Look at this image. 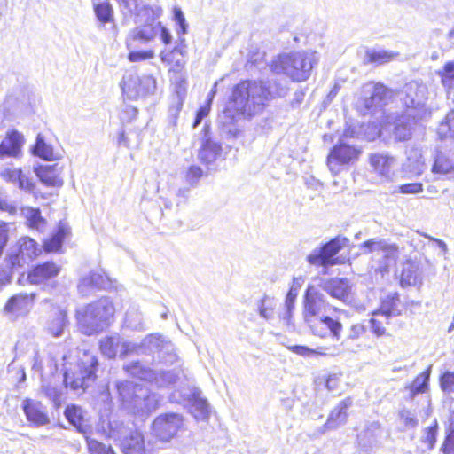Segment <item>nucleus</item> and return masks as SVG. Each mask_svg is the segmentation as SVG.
Instances as JSON below:
<instances>
[{
    "instance_id": "39448f33",
    "label": "nucleus",
    "mask_w": 454,
    "mask_h": 454,
    "mask_svg": "<svg viewBox=\"0 0 454 454\" xmlns=\"http://www.w3.org/2000/svg\"><path fill=\"white\" fill-rule=\"evenodd\" d=\"M400 99L408 115L414 114V118H426L430 114L426 107L427 88L422 82L411 81L406 83L400 93Z\"/></svg>"
},
{
    "instance_id": "72a5a7b5",
    "label": "nucleus",
    "mask_w": 454,
    "mask_h": 454,
    "mask_svg": "<svg viewBox=\"0 0 454 454\" xmlns=\"http://www.w3.org/2000/svg\"><path fill=\"white\" fill-rule=\"evenodd\" d=\"M221 153L222 147L218 143L207 139L203 142L199 152V159L203 163L210 164L216 160V159L221 155Z\"/></svg>"
},
{
    "instance_id": "6ab92c4d",
    "label": "nucleus",
    "mask_w": 454,
    "mask_h": 454,
    "mask_svg": "<svg viewBox=\"0 0 454 454\" xmlns=\"http://www.w3.org/2000/svg\"><path fill=\"white\" fill-rule=\"evenodd\" d=\"M422 118H414V114L408 115V112H404L402 115L395 118L393 123H388L386 129H391L395 139L405 141L411 136L412 129L418 120Z\"/></svg>"
},
{
    "instance_id": "c03bdc74",
    "label": "nucleus",
    "mask_w": 454,
    "mask_h": 454,
    "mask_svg": "<svg viewBox=\"0 0 454 454\" xmlns=\"http://www.w3.org/2000/svg\"><path fill=\"white\" fill-rule=\"evenodd\" d=\"M407 168L415 176H420L425 171L426 165L420 150L415 148L409 152Z\"/></svg>"
},
{
    "instance_id": "2f4dec72",
    "label": "nucleus",
    "mask_w": 454,
    "mask_h": 454,
    "mask_svg": "<svg viewBox=\"0 0 454 454\" xmlns=\"http://www.w3.org/2000/svg\"><path fill=\"white\" fill-rule=\"evenodd\" d=\"M382 433L380 424L373 422L358 434V443L367 451L379 442Z\"/></svg>"
},
{
    "instance_id": "393cba45",
    "label": "nucleus",
    "mask_w": 454,
    "mask_h": 454,
    "mask_svg": "<svg viewBox=\"0 0 454 454\" xmlns=\"http://www.w3.org/2000/svg\"><path fill=\"white\" fill-rule=\"evenodd\" d=\"M189 411L196 420H206L209 417V404L201 397V391L198 388L192 390L188 398Z\"/></svg>"
},
{
    "instance_id": "f03ea898",
    "label": "nucleus",
    "mask_w": 454,
    "mask_h": 454,
    "mask_svg": "<svg viewBox=\"0 0 454 454\" xmlns=\"http://www.w3.org/2000/svg\"><path fill=\"white\" fill-rule=\"evenodd\" d=\"M317 61L316 51H296L278 55L270 67L277 74H285L294 82H303L310 76Z\"/></svg>"
},
{
    "instance_id": "f257e3e1",
    "label": "nucleus",
    "mask_w": 454,
    "mask_h": 454,
    "mask_svg": "<svg viewBox=\"0 0 454 454\" xmlns=\"http://www.w3.org/2000/svg\"><path fill=\"white\" fill-rule=\"evenodd\" d=\"M288 88L274 82L273 84L256 80L242 81L234 86L229 108L248 117L261 114L275 97L286 95Z\"/></svg>"
},
{
    "instance_id": "b1692460",
    "label": "nucleus",
    "mask_w": 454,
    "mask_h": 454,
    "mask_svg": "<svg viewBox=\"0 0 454 454\" xmlns=\"http://www.w3.org/2000/svg\"><path fill=\"white\" fill-rule=\"evenodd\" d=\"M158 406V398L154 394H151L149 390L144 387L137 388V397L135 399V406L132 410L133 413L147 414L155 410Z\"/></svg>"
},
{
    "instance_id": "79ce46f5",
    "label": "nucleus",
    "mask_w": 454,
    "mask_h": 454,
    "mask_svg": "<svg viewBox=\"0 0 454 454\" xmlns=\"http://www.w3.org/2000/svg\"><path fill=\"white\" fill-rule=\"evenodd\" d=\"M399 55V52L395 51H389L387 50H372L367 51L365 56L369 63L383 65L395 59Z\"/></svg>"
},
{
    "instance_id": "3c124183",
    "label": "nucleus",
    "mask_w": 454,
    "mask_h": 454,
    "mask_svg": "<svg viewBox=\"0 0 454 454\" xmlns=\"http://www.w3.org/2000/svg\"><path fill=\"white\" fill-rule=\"evenodd\" d=\"M437 430L438 423L436 419L433 421L431 426L424 429L423 434L421 436V442L423 445H425L423 451L431 450L433 449L436 441Z\"/></svg>"
},
{
    "instance_id": "6e6d98bb",
    "label": "nucleus",
    "mask_w": 454,
    "mask_h": 454,
    "mask_svg": "<svg viewBox=\"0 0 454 454\" xmlns=\"http://www.w3.org/2000/svg\"><path fill=\"white\" fill-rule=\"evenodd\" d=\"M429 380V372H424L418 375L411 385L410 386L411 396L413 397L415 395L424 393L427 388V382Z\"/></svg>"
},
{
    "instance_id": "0e129e2a",
    "label": "nucleus",
    "mask_w": 454,
    "mask_h": 454,
    "mask_svg": "<svg viewBox=\"0 0 454 454\" xmlns=\"http://www.w3.org/2000/svg\"><path fill=\"white\" fill-rule=\"evenodd\" d=\"M86 439L89 450L91 454H114L110 447L106 450V446L101 442L88 437Z\"/></svg>"
},
{
    "instance_id": "f704fd0d",
    "label": "nucleus",
    "mask_w": 454,
    "mask_h": 454,
    "mask_svg": "<svg viewBox=\"0 0 454 454\" xmlns=\"http://www.w3.org/2000/svg\"><path fill=\"white\" fill-rule=\"evenodd\" d=\"M32 152L35 156L45 160H56L59 158V153L54 151L51 145L45 142L44 137L41 134L37 135Z\"/></svg>"
},
{
    "instance_id": "de8ad7c7",
    "label": "nucleus",
    "mask_w": 454,
    "mask_h": 454,
    "mask_svg": "<svg viewBox=\"0 0 454 454\" xmlns=\"http://www.w3.org/2000/svg\"><path fill=\"white\" fill-rule=\"evenodd\" d=\"M400 314L401 311L399 309V297L396 294L383 301L380 311L373 313V315L384 316L386 319L397 317Z\"/></svg>"
},
{
    "instance_id": "a18cd8bd",
    "label": "nucleus",
    "mask_w": 454,
    "mask_h": 454,
    "mask_svg": "<svg viewBox=\"0 0 454 454\" xmlns=\"http://www.w3.org/2000/svg\"><path fill=\"white\" fill-rule=\"evenodd\" d=\"M257 312L261 317L270 321L274 317L276 301L273 298L264 295L256 302Z\"/></svg>"
},
{
    "instance_id": "a19ab883",
    "label": "nucleus",
    "mask_w": 454,
    "mask_h": 454,
    "mask_svg": "<svg viewBox=\"0 0 454 454\" xmlns=\"http://www.w3.org/2000/svg\"><path fill=\"white\" fill-rule=\"evenodd\" d=\"M121 87L129 98H137L139 97V76L134 74H125Z\"/></svg>"
},
{
    "instance_id": "49530a36",
    "label": "nucleus",
    "mask_w": 454,
    "mask_h": 454,
    "mask_svg": "<svg viewBox=\"0 0 454 454\" xmlns=\"http://www.w3.org/2000/svg\"><path fill=\"white\" fill-rule=\"evenodd\" d=\"M297 295L298 289L292 286L286 296L284 304L285 311L281 313L280 319L287 325L291 324L292 313Z\"/></svg>"
},
{
    "instance_id": "1a4fd4ad",
    "label": "nucleus",
    "mask_w": 454,
    "mask_h": 454,
    "mask_svg": "<svg viewBox=\"0 0 454 454\" xmlns=\"http://www.w3.org/2000/svg\"><path fill=\"white\" fill-rule=\"evenodd\" d=\"M389 91L381 83L366 82L362 87L361 96L356 102L357 110L364 115L381 108L387 101Z\"/></svg>"
},
{
    "instance_id": "20e7f679",
    "label": "nucleus",
    "mask_w": 454,
    "mask_h": 454,
    "mask_svg": "<svg viewBox=\"0 0 454 454\" xmlns=\"http://www.w3.org/2000/svg\"><path fill=\"white\" fill-rule=\"evenodd\" d=\"M98 366L97 357L90 352L84 351L74 370L67 369L64 383L73 390H85L95 380Z\"/></svg>"
},
{
    "instance_id": "13d9d810",
    "label": "nucleus",
    "mask_w": 454,
    "mask_h": 454,
    "mask_svg": "<svg viewBox=\"0 0 454 454\" xmlns=\"http://www.w3.org/2000/svg\"><path fill=\"white\" fill-rule=\"evenodd\" d=\"M95 13L97 18L102 22L106 23L112 20L113 9L108 2L98 4L95 6Z\"/></svg>"
},
{
    "instance_id": "dca6fc26",
    "label": "nucleus",
    "mask_w": 454,
    "mask_h": 454,
    "mask_svg": "<svg viewBox=\"0 0 454 454\" xmlns=\"http://www.w3.org/2000/svg\"><path fill=\"white\" fill-rule=\"evenodd\" d=\"M41 253L36 242L29 237H22L12 248L9 262L12 267L22 266L36 258Z\"/></svg>"
},
{
    "instance_id": "603ef678",
    "label": "nucleus",
    "mask_w": 454,
    "mask_h": 454,
    "mask_svg": "<svg viewBox=\"0 0 454 454\" xmlns=\"http://www.w3.org/2000/svg\"><path fill=\"white\" fill-rule=\"evenodd\" d=\"M442 85L447 89L454 88V62H447L442 69L437 71Z\"/></svg>"
},
{
    "instance_id": "f3484780",
    "label": "nucleus",
    "mask_w": 454,
    "mask_h": 454,
    "mask_svg": "<svg viewBox=\"0 0 454 454\" xmlns=\"http://www.w3.org/2000/svg\"><path fill=\"white\" fill-rule=\"evenodd\" d=\"M352 405V399L347 397L340 402L331 411L328 419L321 429L315 433L314 435H321L327 430L336 429L344 425L348 419V409Z\"/></svg>"
},
{
    "instance_id": "58836bf2",
    "label": "nucleus",
    "mask_w": 454,
    "mask_h": 454,
    "mask_svg": "<svg viewBox=\"0 0 454 454\" xmlns=\"http://www.w3.org/2000/svg\"><path fill=\"white\" fill-rule=\"evenodd\" d=\"M68 233L69 228L65 223H60L52 237L44 242V249L48 252L58 251Z\"/></svg>"
},
{
    "instance_id": "ea45409f",
    "label": "nucleus",
    "mask_w": 454,
    "mask_h": 454,
    "mask_svg": "<svg viewBox=\"0 0 454 454\" xmlns=\"http://www.w3.org/2000/svg\"><path fill=\"white\" fill-rule=\"evenodd\" d=\"M22 215L26 219L27 226L31 229L43 231L45 226V220L41 216L37 208L24 207L21 209Z\"/></svg>"
},
{
    "instance_id": "cd10ccee",
    "label": "nucleus",
    "mask_w": 454,
    "mask_h": 454,
    "mask_svg": "<svg viewBox=\"0 0 454 454\" xmlns=\"http://www.w3.org/2000/svg\"><path fill=\"white\" fill-rule=\"evenodd\" d=\"M40 181L48 186H61L63 181L60 177L62 167L58 164L40 166L35 170Z\"/></svg>"
},
{
    "instance_id": "5701e85b",
    "label": "nucleus",
    "mask_w": 454,
    "mask_h": 454,
    "mask_svg": "<svg viewBox=\"0 0 454 454\" xmlns=\"http://www.w3.org/2000/svg\"><path fill=\"white\" fill-rule=\"evenodd\" d=\"M24 143L23 136L17 130L8 132L0 144V159L4 157H18Z\"/></svg>"
},
{
    "instance_id": "4be33fe9",
    "label": "nucleus",
    "mask_w": 454,
    "mask_h": 454,
    "mask_svg": "<svg viewBox=\"0 0 454 454\" xmlns=\"http://www.w3.org/2000/svg\"><path fill=\"white\" fill-rule=\"evenodd\" d=\"M23 411L27 420L35 426H44L50 422L46 408L41 402L26 399L23 401Z\"/></svg>"
},
{
    "instance_id": "864d4df0",
    "label": "nucleus",
    "mask_w": 454,
    "mask_h": 454,
    "mask_svg": "<svg viewBox=\"0 0 454 454\" xmlns=\"http://www.w3.org/2000/svg\"><path fill=\"white\" fill-rule=\"evenodd\" d=\"M438 134L442 138L454 137V110L449 112L445 119L440 123Z\"/></svg>"
},
{
    "instance_id": "4c0bfd02",
    "label": "nucleus",
    "mask_w": 454,
    "mask_h": 454,
    "mask_svg": "<svg viewBox=\"0 0 454 454\" xmlns=\"http://www.w3.org/2000/svg\"><path fill=\"white\" fill-rule=\"evenodd\" d=\"M65 416L78 431L83 434L85 433L86 424L83 417V411L81 407L76 405L67 406L65 410Z\"/></svg>"
},
{
    "instance_id": "9b49d317",
    "label": "nucleus",
    "mask_w": 454,
    "mask_h": 454,
    "mask_svg": "<svg viewBox=\"0 0 454 454\" xmlns=\"http://www.w3.org/2000/svg\"><path fill=\"white\" fill-rule=\"evenodd\" d=\"M348 239L336 237L320 247H316L307 256L309 264L328 267L337 264L334 256L347 246Z\"/></svg>"
},
{
    "instance_id": "bf43d9fd",
    "label": "nucleus",
    "mask_w": 454,
    "mask_h": 454,
    "mask_svg": "<svg viewBox=\"0 0 454 454\" xmlns=\"http://www.w3.org/2000/svg\"><path fill=\"white\" fill-rule=\"evenodd\" d=\"M364 333L365 327L363 324L358 323L352 325L348 329V333L346 339L341 342L340 345H338L342 349V353L344 352L342 347L347 346L348 342L351 340H356L359 339Z\"/></svg>"
},
{
    "instance_id": "c85d7f7f",
    "label": "nucleus",
    "mask_w": 454,
    "mask_h": 454,
    "mask_svg": "<svg viewBox=\"0 0 454 454\" xmlns=\"http://www.w3.org/2000/svg\"><path fill=\"white\" fill-rule=\"evenodd\" d=\"M142 386L134 384L131 381L124 380L116 383V388L122 405L129 411H132L135 406V399L137 394V388Z\"/></svg>"
},
{
    "instance_id": "e433bc0d",
    "label": "nucleus",
    "mask_w": 454,
    "mask_h": 454,
    "mask_svg": "<svg viewBox=\"0 0 454 454\" xmlns=\"http://www.w3.org/2000/svg\"><path fill=\"white\" fill-rule=\"evenodd\" d=\"M315 325H318V327H320L325 332L324 337L326 336V330H328L333 340H335L336 341H339L340 340L342 325L340 321L333 319L330 317H320L317 321H316Z\"/></svg>"
},
{
    "instance_id": "052dcab7",
    "label": "nucleus",
    "mask_w": 454,
    "mask_h": 454,
    "mask_svg": "<svg viewBox=\"0 0 454 454\" xmlns=\"http://www.w3.org/2000/svg\"><path fill=\"white\" fill-rule=\"evenodd\" d=\"M440 385L446 395H454V372H445L440 378Z\"/></svg>"
},
{
    "instance_id": "4468645a",
    "label": "nucleus",
    "mask_w": 454,
    "mask_h": 454,
    "mask_svg": "<svg viewBox=\"0 0 454 454\" xmlns=\"http://www.w3.org/2000/svg\"><path fill=\"white\" fill-rule=\"evenodd\" d=\"M102 355L109 359L124 357L137 351V344L123 340L119 334L106 336L99 341Z\"/></svg>"
},
{
    "instance_id": "423d86ee",
    "label": "nucleus",
    "mask_w": 454,
    "mask_h": 454,
    "mask_svg": "<svg viewBox=\"0 0 454 454\" xmlns=\"http://www.w3.org/2000/svg\"><path fill=\"white\" fill-rule=\"evenodd\" d=\"M363 254L376 253L381 256L379 270L382 273L388 272L389 268L395 265L399 256V247L384 239L374 238L359 245Z\"/></svg>"
},
{
    "instance_id": "a878e982",
    "label": "nucleus",
    "mask_w": 454,
    "mask_h": 454,
    "mask_svg": "<svg viewBox=\"0 0 454 454\" xmlns=\"http://www.w3.org/2000/svg\"><path fill=\"white\" fill-rule=\"evenodd\" d=\"M60 272V267L54 262H46L35 266L28 273V280L31 284H41L55 278Z\"/></svg>"
},
{
    "instance_id": "c756f323",
    "label": "nucleus",
    "mask_w": 454,
    "mask_h": 454,
    "mask_svg": "<svg viewBox=\"0 0 454 454\" xmlns=\"http://www.w3.org/2000/svg\"><path fill=\"white\" fill-rule=\"evenodd\" d=\"M160 22L145 25L143 27H136L132 30L130 38L128 41V46L133 47L136 41L144 43L153 41L160 32Z\"/></svg>"
},
{
    "instance_id": "473e14b6",
    "label": "nucleus",
    "mask_w": 454,
    "mask_h": 454,
    "mask_svg": "<svg viewBox=\"0 0 454 454\" xmlns=\"http://www.w3.org/2000/svg\"><path fill=\"white\" fill-rule=\"evenodd\" d=\"M120 446L123 454L139 453L144 450V437L140 432H129L120 439Z\"/></svg>"
},
{
    "instance_id": "37998d69",
    "label": "nucleus",
    "mask_w": 454,
    "mask_h": 454,
    "mask_svg": "<svg viewBox=\"0 0 454 454\" xmlns=\"http://www.w3.org/2000/svg\"><path fill=\"white\" fill-rule=\"evenodd\" d=\"M419 274L418 266L414 262L407 261L402 270L400 278L401 285L403 286H415L419 282Z\"/></svg>"
},
{
    "instance_id": "7c9ffc66",
    "label": "nucleus",
    "mask_w": 454,
    "mask_h": 454,
    "mask_svg": "<svg viewBox=\"0 0 454 454\" xmlns=\"http://www.w3.org/2000/svg\"><path fill=\"white\" fill-rule=\"evenodd\" d=\"M432 172L439 175L454 173V153L436 152L434 157Z\"/></svg>"
},
{
    "instance_id": "69168bd1",
    "label": "nucleus",
    "mask_w": 454,
    "mask_h": 454,
    "mask_svg": "<svg viewBox=\"0 0 454 454\" xmlns=\"http://www.w3.org/2000/svg\"><path fill=\"white\" fill-rule=\"evenodd\" d=\"M399 416L407 428H414L418 426L419 421L411 411L403 409L399 412Z\"/></svg>"
},
{
    "instance_id": "412c9836",
    "label": "nucleus",
    "mask_w": 454,
    "mask_h": 454,
    "mask_svg": "<svg viewBox=\"0 0 454 454\" xmlns=\"http://www.w3.org/2000/svg\"><path fill=\"white\" fill-rule=\"evenodd\" d=\"M35 297L33 293L14 295L8 300L4 311L14 317L26 316L33 307Z\"/></svg>"
},
{
    "instance_id": "ddd939ff",
    "label": "nucleus",
    "mask_w": 454,
    "mask_h": 454,
    "mask_svg": "<svg viewBox=\"0 0 454 454\" xmlns=\"http://www.w3.org/2000/svg\"><path fill=\"white\" fill-rule=\"evenodd\" d=\"M137 351L133 354L141 355L157 352L159 353V358L164 363L172 364L176 359L171 342L157 334H150L140 344H137Z\"/></svg>"
},
{
    "instance_id": "9d476101",
    "label": "nucleus",
    "mask_w": 454,
    "mask_h": 454,
    "mask_svg": "<svg viewBox=\"0 0 454 454\" xmlns=\"http://www.w3.org/2000/svg\"><path fill=\"white\" fill-rule=\"evenodd\" d=\"M361 152L357 148L345 143H340L330 151L326 164L333 175H338L349 165L354 164L359 158Z\"/></svg>"
},
{
    "instance_id": "e2e57ef3",
    "label": "nucleus",
    "mask_w": 454,
    "mask_h": 454,
    "mask_svg": "<svg viewBox=\"0 0 454 454\" xmlns=\"http://www.w3.org/2000/svg\"><path fill=\"white\" fill-rule=\"evenodd\" d=\"M422 191L423 184L421 183H411L396 186L392 193L418 194Z\"/></svg>"
},
{
    "instance_id": "0eeeda50",
    "label": "nucleus",
    "mask_w": 454,
    "mask_h": 454,
    "mask_svg": "<svg viewBox=\"0 0 454 454\" xmlns=\"http://www.w3.org/2000/svg\"><path fill=\"white\" fill-rule=\"evenodd\" d=\"M326 305L325 295L315 286H308L304 301V320L310 327L312 333L322 338L325 336V332L315 323L320 318L318 316L325 310Z\"/></svg>"
},
{
    "instance_id": "f8f14e48",
    "label": "nucleus",
    "mask_w": 454,
    "mask_h": 454,
    "mask_svg": "<svg viewBox=\"0 0 454 454\" xmlns=\"http://www.w3.org/2000/svg\"><path fill=\"white\" fill-rule=\"evenodd\" d=\"M369 165L380 184L393 183L397 177V160L387 153H371Z\"/></svg>"
},
{
    "instance_id": "a211bd4d",
    "label": "nucleus",
    "mask_w": 454,
    "mask_h": 454,
    "mask_svg": "<svg viewBox=\"0 0 454 454\" xmlns=\"http://www.w3.org/2000/svg\"><path fill=\"white\" fill-rule=\"evenodd\" d=\"M320 286L333 298L344 303L351 302V286L348 279L335 278L323 280Z\"/></svg>"
},
{
    "instance_id": "5fc2aeb1",
    "label": "nucleus",
    "mask_w": 454,
    "mask_h": 454,
    "mask_svg": "<svg viewBox=\"0 0 454 454\" xmlns=\"http://www.w3.org/2000/svg\"><path fill=\"white\" fill-rule=\"evenodd\" d=\"M450 418H449V434L446 436V440L442 444L441 450L443 452L454 451V405L451 404L450 407Z\"/></svg>"
},
{
    "instance_id": "8fccbe9b",
    "label": "nucleus",
    "mask_w": 454,
    "mask_h": 454,
    "mask_svg": "<svg viewBox=\"0 0 454 454\" xmlns=\"http://www.w3.org/2000/svg\"><path fill=\"white\" fill-rule=\"evenodd\" d=\"M62 387L52 384L51 382L43 383L42 391L49 398L56 408L61 405Z\"/></svg>"
},
{
    "instance_id": "bb28decb",
    "label": "nucleus",
    "mask_w": 454,
    "mask_h": 454,
    "mask_svg": "<svg viewBox=\"0 0 454 454\" xmlns=\"http://www.w3.org/2000/svg\"><path fill=\"white\" fill-rule=\"evenodd\" d=\"M288 349L304 357H310L314 356H336L342 354V349L336 345L317 347V348H310L309 347L301 345H294L288 347Z\"/></svg>"
},
{
    "instance_id": "4d7b16f0",
    "label": "nucleus",
    "mask_w": 454,
    "mask_h": 454,
    "mask_svg": "<svg viewBox=\"0 0 454 454\" xmlns=\"http://www.w3.org/2000/svg\"><path fill=\"white\" fill-rule=\"evenodd\" d=\"M156 79L152 75L139 77V97L153 94L156 90Z\"/></svg>"
},
{
    "instance_id": "774afa93",
    "label": "nucleus",
    "mask_w": 454,
    "mask_h": 454,
    "mask_svg": "<svg viewBox=\"0 0 454 454\" xmlns=\"http://www.w3.org/2000/svg\"><path fill=\"white\" fill-rule=\"evenodd\" d=\"M16 184L19 186L20 189L27 192H33L35 189V183L21 170L20 172V176L18 178Z\"/></svg>"
},
{
    "instance_id": "338daca9",
    "label": "nucleus",
    "mask_w": 454,
    "mask_h": 454,
    "mask_svg": "<svg viewBox=\"0 0 454 454\" xmlns=\"http://www.w3.org/2000/svg\"><path fill=\"white\" fill-rule=\"evenodd\" d=\"M203 175L202 169L198 166H191L186 173V181L191 185L198 184Z\"/></svg>"
},
{
    "instance_id": "7ed1b4c3",
    "label": "nucleus",
    "mask_w": 454,
    "mask_h": 454,
    "mask_svg": "<svg viewBox=\"0 0 454 454\" xmlns=\"http://www.w3.org/2000/svg\"><path fill=\"white\" fill-rule=\"evenodd\" d=\"M114 310V304L108 297H102L81 307L76 310L78 327L86 335L102 332L110 325Z\"/></svg>"
},
{
    "instance_id": "680f3d73",
    "label": "nucleus",
    "mask_w": 454,
    "mask_h": 454,
    "mask_svg": "<svg viewBox=\"0 0 454 454\" xmlns=\"http://www.w3.org/2000/svg\"><path fill=\"white\" fill-rule=\"evenodd\" d=\"M12 224L0 221V254L14 231Z\"/></svg>"
},
{
    "instance_id": "aec40b11",
    "label": "nucleus",
    "mask_w": 454,
    "mask_h": 454,
    "mask_svg": "<svg viewBox=\"0 0 454 454\" xmlns=\"http://www.w3.org/2000/svg\"><path fill=\"white\" fill-rule=\"evenodd\" d=\"M110 286L107 276L101 271H90L88 275L82 277L78 284V291L87 296L96 290L106 289Z\"/></svg>"
},
{
    "instance_id": "c9c22d12",
    "label": "nucleus",
    "mask_w": 454,
    "mask_h": 454,
    "mask_svg": "<svg viewBox=\"0 0 454 454\" xmlns=\"http://www.w3.org/2000/svg\"><path fill=\"white\" fill-rule=\"evenodd\" d=\"M67 325V312L63 309H58L53 317L49 320L46 329L48 333L53 337H59L63 334Z\"/></svg>"
},
{
    "instance_id": "2eb2a0df",
    "label": "nucleus",
    "mask_w": 454,
    "mask_h": 454,
    "mask_svg": "<svg viewBox=\"0 0 454 454\" xmlns=\"http://www.w3.org/2000/svg\"><path fill=\"white\" fill-rule=\"evenodd\" d=\"M183 426V418L176 413L163 414L153 423V434L163 442L173 438Z\"/></svg>"
},
{
    "instance_id": "09e8293b",
    "label": "nucleus",
    "mask_w": 454,
    "mask_h": 454,
    "mask_svg": "<svg viewBox=\"0 0 454 454\" xmlns=\"http://www.w3.org/2000/svg\"><path fill=\"white\" fill-rule=\"evenodd\" d=\"M178 49L175 48L171 51H162L160 55L161 61L170 66L169 72H173L176 74L180 73L185 66V62L181 59H175V52L177 51Z\"/></svg>"
},
{
    "instance_id": "6e6552de",
    "label": "nucleus",
    "mask_w": 454,
    "mask_h": 454,
    "mask_svg": "<svg viewBox=\"0 0 454 454\" xmlns=\"http://www.w3.org/2000/svg\"><path fill=\"white\" fill-rule=\"evenodd\" d=\"M124 370L130 376L153 383L158 387L171 385L178 379V373L175 371H153L140 362H131L124 365Z\"/></svg>"
}]
</instances>
